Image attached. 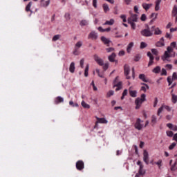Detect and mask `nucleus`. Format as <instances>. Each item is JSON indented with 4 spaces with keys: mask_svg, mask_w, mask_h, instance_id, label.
I'll return each instance as SVG.
<instances>
[{
    "mask_svg": "<svg viewBox=\"0 0 177 177\" xmlns=\"http://www.w3.org/2000/svg\"><path fill=\"white\" fill-rule=\"evenodd\" d=\"M82 107H84V109H91V106L89 104H86V102H85V101L82 102Z\"/></svg>",
    "mask_w": 177,
    "mask_h": 177,
    "instance_id": "obj_37",
    "label": "nucleus"
},
{
    "mask_svg": "<svg viewBox=\"0 0 177 177\" xmlns=\"http://www.w3.org/2000/svg\"><path fill=\"white\" fill-rule=\"evenodd\" d=\"M107 68H109V63L104 64V65H103L104 71H106V70H107Z\"/></svg>",
    "mask_w": 177,
    "mask_h": 177,
    "instance_id": "obj_52",
    "label": "nucleus"
},
{
    "mask_svg": "<svg viewBox=\"0 0 177 177\" xmlns=\"http://www.w3.org/2000/svg\"><path fill=\"white\" fill-rule=\"evenodd\" d=\"M60 39V35H56L53 37V41H55Z\"/></svg>",
    "mask_w": 177,
    "mask_h": 177,
    "instance_id": "obj_45",
    "label": "nucleus"
},
{
    "mask_svg": "<svg viewBox=\"0 0 177 177\" xmlns=\"http://www.w3.org/2000/svg\"><path fill=\"white\" fill-rule=\"evenodd\" d=\"M69 71L71 73H74V71H75V64L74 62H71L69 67Z\"/></svg>",
    "mask_w": 177,
    "mask_h": 177,
    "instance_id": "obj_27",
    "label": "nucleus"
},
{
    "mask_svg": "<svg viewBox=\"0 0 177 177\" xmlns=\"http://www.w3.org/2000/svg\"><path fill=\"white\" fill-rule=\"evenodd\" d=\"M165 44L164 43V37H162L159 41H157L156 44V46L157 48H161V46H165Z\"/></svg>",
    "mask_w": 177,
    "mask_h": 177,
    "instance_id": "obj_19",
    "label": "nucleus"
},
{
    "mask_svg": "<svg viewBox=\"0 0 177 177\" xmlns=\"http://www.w3.org/2000/svg\"><path fill=\"white\" fill-rule=\"evenodd\" d=\"M157 103H158V98L155 97V101L153 102V107H157Z\"/></svg>",
    "mask_w": 177,
    "mask_h": 177,
    "instance_id": "obj_57",
    "label": "nucleus"
},
{
    "mask_svg": "<svg viewBox=\"0 0 177 177\" xmlns=\"http://www.w3.org/2000/svg\"><path fill=\"white\" fill-rule=\"evenodd\" d=\"M89 71V65H86L84 70V76L88 77V72Z\"/></svg>",
    "mask_w": 177,
    "mask_h": 177,
    "instance_id": "obj_41",
    "label": "nucleus"
},
{
    "mask_svg": "<svg viewBox=\"0 0 177 177\" xmlns=\"http://www.w3.org/2000/svg\"><path fill=\"white\" fill-rule=\"evenodd\" d=\"M124 73L127 80H131V76H129V73H131V68L128 64H125L124 66Z\"/></svg>",
    "mask_w": 177,
    "mask_h": 177,
    "instance_id": "obj_6",
    "label": "nucleus"
},
{
    "mask_svg": "<svg viewBox=\"0 0 177 177\" xmlns=\"http://www.w3.org/2000/svg\"><path fill=\"white\" fill-rule=\"evenodd\" d=\"M65 19H66V20H70V19H71L70 13H66L65 14Z\"/></svg>",
    "mask_w": 177,
    "mask_h": 177,
    "instance_id": "obj_61",
    "label": "nucleus"
},
{
    "mask_svg": "<svg viewBox=\"0 0 177 177\" xmlns=\"http://www.w3.org/2000/svg\"><path fill=\"white\" fill-rule=\"evenodd\" d=\"M115 21L113 19H111L109 21H106L104 24V26H113L114 24Z\"/></svg>",
    "mask_w": 177,
    "mask_h": 177,
    "instance_id": "obj_29",
    "label": "nucleus"
},
{
    "mask_svg": "<svg viewBox=\"0 0 177 177\" xmlns=\"http://www.w3.org/2000/svg\"><path fill=\"white\" fill-rule=\"evenodd\" d=\"M93 6L95 9L97 8V0H93Z\"/></svg>",
    "mask_w": 177,
    "mask_h": 177,
    "instance_id": "obj_50",
    "label": "nucleus"
},
{
    "mask_svg": "<svg viewBox=\"0 0 177 177\" xmlns=\"http://www.w3.org/2000/svg\"><path fill=\"white\" fill-rule=\"evenodd\" d=\"M128 23H136L138 22V15L131 14L130 17L127 19Z\"/></svg>",
    "mask_w": 177,
    "mask_h": 177,
    "instance_id": "obj_8",
    "label": "nucleus"
},
{
    "mask_svg": "<svg viewBox=\"0 0 177 177\" xmlns=\"http://www.w3.org/2000/svg\"><path fill=\"white\" fill-rule=\"evenodd\" d=\"M171 102L175 104L177 102V95L175 94H171Z\"/></svg>",
    "mask_w": 177,
    "mask_h": 177,
    "instance_id": "obj_35",
    "label": "nucleus"
},
{
    "mask_svg": "<svg viewBox=\"0 0 177 177\" xmlns=\"http://www.w3.org/2000/svg\"><path fill=\"white\" fill-rule=\"evenodd\" d=\"M162 0H156L155 1V10L157 12L160 10V3H161Z\"/></svg>",
    "mask_w": 177,
    "mask_h": 177,
    "instance_id": "obj_26",
    "label": "nucleus"
},
{
    "mask_svg": "<svg viewBox=\"0 0 177 177\" xmlns=\"http://www.w3.org/2000/svg\"><path fill=\"white\" fill-rule=\"evenodd\" d=\"M154 57L153 55H151L149 57V62L148 64V67H150V66H153V64L154 63Z\"/></svg>",
    "mask_w": 177,
    "mask_h": 177,
    "instance_id": "obj_32",
    "label": "nucleus"
},
{
    "mask_svg": "<svg viewBox=\"0 0 177 177\" xmlns=\"http://www.w3.org/2000/svg\"><path fill=\"white\" fill-rule=\"evenodd\" d=\"M176 146V143L173 142L169 147V150H174V148Z\"/></svg>",
    "mask_w": 177,
    "mask_h": 177,
    "instance_id": "obj_49",
    "label": "nucleus"
},
{
    "mask_svg": "<svg viewBox=\"0 0 177 177\" xmlns=\"http://www.w3.org/2000/svg\"><path fill=\"white\" fill-rule=\"evenodd\" d=\"M127 95H128V90L124 89L123 93H122V95L121 97V100H124V97H125V96H127Z\"/></svg>",
    "mask_w": 177,
    "mask_h": 177,
    "instance_id": "obj_40",
    "label": "nucleus"
},
{
    "mask_svg": "<svg viewBox=\"0 0 177 177\" xmlns=\"http://www.w3.org/2000/svg\"><path fill=\"white\" fill-rule=\"evenodd\" d=\"M164 109L167 110V111H171V109L169 107V106L165 105V104H162V106L158 109L157 114L158 115H160L161 113L164 111Z\"/></svg>",
    "mask_w": 177,
    "mask_h": 177,
    "instance_id": "obj_7",
    "label": "nucleus"
},
{
    "mask_svg": "<svg viewBox=\"0 0 177 177\" xmlns=\"http://www.w3.org/2000/svg\"><path fill=\"white\" fill-rule=\"evenodd\" d=\"M143 161L147 164V165H149V152H147V150H144L143 152Z\"/></svg>",
    "mask_w": 177,
    "mask_h": 177,
    "instance_id": "obj_11",
    "label": "nucleus"
},
{
    "mask_svg": "<svg viewBox=\"0 0 177 177\" xmlns=\"http://www.w3.org/2000/svg\"><path fill=\"white\" fill-rule=\"evenodd\" d=\"M174 127V124L172 123H168L167 124V127L169 128V129H172V127Z\"/></svg>",
    "mask_w": 177,
    "mask_h": 177,
    "instance_id": "obj_59",
    "label": "nucleus"
},
{
    "mask_svg": "<svg viewBox=\"0 0 177 177\" xmlns=\"http://www.w3.org/2000/svg\"><path fill=\"white\" fill-rule=\"evenodd\" d=\"M120 17L122 19L123 23H127V16L122 15L120 16Z\"/></svg>",
    "mask_w": 177,
    "mask_h": 177,
    "instance_id": "obj_56",
    "label": "nucleus"
},
{
    "mask_svg": "<svg viewBox=\"0 0 177 177\" xmlns=\"http://www.w3.org/2000/svg\"><path fill=\"white\" fill-rule=\"evenodd\" d=\"M91 85L93 86V91H97V87H96V86H95V82L93 81H92Z\"/></svg>",
    "mask_w": 177,
    "mask_h": 177,
    "instance_id": "obj_58",
    "label": "nucleus"
},
{
    "mask_svg": "<svg viewBox=\"0 0 177 177\" xmlns=\"http://www.w3.org/2000/svg\"><path fill=\"white\" fill-rule=\"evenodd\" d=\"M160 75H167V70H165V68H162Z\"/></svg>",
    "mask_w": 177,
    "mask_h": 177,
    "instance_id": "obj_54",
    "label": "nucleus"
},
{
    "mask_svg": "<svg viewBox=\"0 0 177 177\" xmlns=\"http://www.w3.org/2000/svg\"><path fill=\"white\" fill-rule=\"evenodd\" d=\"M96 119H97V122L98 123V124H107V122H108V121H107V120H106V118H96Z\"/></svg>",
    "mask_w": 177,
    "mask_h": 177,
    "instance_id": "obj_21",
    "label": "nucleus"
},
{
    "mask_svg": "<svg viewBox=\"0 0 177 177\" xmlns=\"http://www.w3.org/2000/svg\"><path fill=\"white\" fill-rule=\"evenodd\" d=\"M153 30H154V27H151V28L148 27L145 29L142 30L140 31V34L141 35H142V37H153Z\"/></svg>",
    "mask_w": 177,
    "mask_h": 177,
    "instance_id": "obj_1",
    "label": "nucleus"
},
{
    "mask_svg": "<svg viewBox=\"0 0 177 177\" xmlns=\"http://www.w3.org/2000/svg\"><path fill=\"white\" fill-rule=\"evenodd\" d=\"M172 131H177V126L176 125H173L171 128Z\"/></svg>",
    "mask_w": 177,
    "mask_h": 177,
    "instance_id": "obj_64",
    "label": "nucleus"
},
{
    "mask_svg": "<svg viewBox=\"0 0 177 177\" xmlns=\"http://www.w3.org/2000/svg\"><path fill=\"white\" fill-rule=\"evenodd\" d=\"M152 27H153V32H154L155 35H161L162 34V31L160 30V28H156V26Z\"/></svg>",
    "mask_w": 177,
    "mask_h": 177,
    "instance_id": "obj_18",
    "label": "nucleus"
},
{
    "mask_svg": "<svg viewBox=\"0 0 177 177\" xmlns=\"http://www.w3.org/2000/svg\"><path fill=\"white\" fill-rule=\"evenodd\" d=\"M176 167V162L173 165H171V171H175V167Z\"/></svg>",
    "mask_w": 177,
    "mask_h": 177,
    "instance_id": "obj_62",
    "label": "nucleus"
},
{
    "mask_svg": "<svg viewBox=\"0 0 177 177\" xmlns=\"http://www.w3.org/2000/svg\"><path fill=\"white\" fill-rule=\"evenodd\" d=\"M64 102V99L60 96H58L55 100V104H59V103H63Z\"/></svg>",
    "mask_w": 177,
    "mask_h": 177,
    "instance_id": "obj_23",
    "label": "nucleus"
},
{
    "mask_svg": "<svg viewBox=\"0 0 177 177\" xmlns=\"http://www.w3.org/2000/svg\"><path fill=\"white\" fill-rule=\"evenodd\" d=\"M117 55H115V53H113L111 55H109L108 57V59L109 60V62H111V63H115L117 64V63H118V60H115V57Z\"/></svg>",
    "mask_w": 177,
    "mask_h": 177,
    "instance_id": "obj_13",
    "label": "nucleus"
},
{
    "mask_svg": "<svg viewBox=\"0 0 177 177\" xmlns=\"http://www.w3.org/2000/svg\"><path fill=\"white\" fill-rule=\"evenodd\" d=\"M101 41L106 45V46H110V44H111V40L107 39L106 37H101Z\"/></svg>",
    "mask_w": 177,
    "mask_h": 177,
    "instance_id": "obj_14",
    "label": "nucleus"
},
{
    "mask_svg": "<svg viewBox=\"0 0 177 177\" xmlns=\"http://www.w3.org/2000/svg\"><path fill=\"white\" fill-rule=\"evenodd\" d=\"M153 73H154L155 74H158V73H160V71H161V67L160 66H156V68H154L153 69Z\"/></svg>",
    "mask_w": 177,
    "mask_h": 177,
    "instance_id": "obj_34",
    "label": "nucleus"
},
{
    "mask_svg": "<svg viewBox=\"0 0 177 177\" xmlns=\"http://www.w3.org/2000/svg\"><path fill=\"white\" fill-rule=\"evenodd\" d=\"M81 46H82V41H77L75 45V49H80V48H81Z\"/></svg>",
    "mask_w": 177,
    "mask_h": 177,
    "instance_id": "obj_33",
    "label": "nucleus"
},
{
    "mask_svg": "<svg viewBox=\"0 0 177 177\" xmlns=\"http://www.w3.org/2000/svg\"><path fill=\"white\" fill-rule=\"evenodd\" d=\"M80 26L84 27V26H88V21L84 19L80 21Z\"/></svg>",
    "mask_w": 177,
    "mask_h": 177,
    "instance_id": "obj_39",
    "label": "nucleus"
},
{
    "mask_svg": "<svg viewBox=\"0 0 177 177\" xmlns=\"http://www.w3.org/2000/svg\"><path fill=\"white\" fill-rule=\"evenodd\" d=\"M32 5V2H29L28 4L26 7V12H31V6Z\"/></svg>",
    "mask_w": 177,
    "mask_h": 177,
    "instance_id": "obj_36",
    "label": "nucleus"
},
{
    "mask_svg": "<svg viewBox=\"0 0 177 177\" xmlns=\"http://www.w3.org/2000/svg\"><path fill=\"white\" fill-rule=\"evenodd\" d=\"M106 50L108 53H110L111 52H114V50H115V49L113 47H111V48H106Z\"/></svg>",
    "mask_w": 177,
    "mask_h": 177,
    "instance_id": "obj_44",
    "label": "nucleus"
},
{
    "mask_svg": "<svg viewBox=\"0 0 177 177\" xmlns=\"http://www.w3.org/2000/svg\"><path fill=\"white\" fill-rule=\"evenodd\" d=\"M162 162V160H159L158 162H156L155 164H156V165H158L159 168L160 167H161V164Z\"/></svg>",
    "mask_w": 177,
    "mask_h": 177,
    "instance_id": "obj_60",
    "label": "nucleus"
},
{
    "mask_svg": "<svg viewBox=\"0 0 177 177\" xmlns=\"http://www.w3.org/2000/svg\"><path fill=\"white\" fill-rule=\"evenodd\" d=\"M143 102H146V95L145 94H142L141 97H138L135 100V104L136 106V110H138V109H140V106H142V103Z\"/></svg>",
    "mask_w": 177,
    "mask_h": 177,
    "instance_id": "obj_2",
    "label": "nucleus"
},
{
    "mask_svg": "<svg viewBox=\"0 0 177 177\" xmlns=\"http://www.w3.org/2000/svg\"><path fill=\"white\" fill-rule=\"evenodd\" d=\"M102 8L104 13H107V12H110V8H109V5H107V3H104L102 5Z\"/></svg>",
    "mask_w": 177,
    "mask_h": 177,
    "instance_id": "obj_28",
    "label": "nucleus"
},
{
    "mask_svg": "<svg viewBox=\"0 0 177 177\" xmlns=\"http://www.w3.org/2000/svg\"><path fill=\"white\" fill-rule=\"evenodd\" d=\"M76 168L78 171H82L84 168V161L79 160L76 162Z\"/></svg>",
    "mask_w": 177,
    "mask_h": 177,
    "instance_id": "obj_12",
    "label": "nucleus"
},
{
    "mask_svg": "<svg viewBox=\"0 0 177 177\" xmlns=\"http://www.w3.org/2000/svg\"><path fill=\"white\" fill-rule=\"evenodd\" d=\"M118 80V76H117L115 79V80L113 81V88H115V86L117 87L115 91H120V89H122V82H118L117 83V81Z\"/></svg>",
    "mask_w": 177,
    "mask_h": 177,
    "instance_id": "obj_5",
    "label": "nucleus"
},
{
    "mask_svg": "<svg viewBox=\"0 0 177 177\" xmlns=\"http://www.w3.org/2000/svg\"><path fill=\"white\" fill-rule=\"evenodd\" d=\"M177 80V74L176 72L173 73L172 77L171 76H169L167 77V82L169 84V86L172 84V82Z\"/></svg>",
    "mask_w": 177,
    "mask_h": 177,
    "instance_id": "obj_9",
    "label": "nucleus"
},
{
    "mask_svg": "<svg viewBox=\"0 0 177 177\" xmlns=\"http://www.w3.org/2000/svg\"><path fill=\"white\" fill-rule=\"evenodd\" d=\"M139 78L141 80V81H143V82H149V79L146 77V75L145 74H140Z\"/></svg>",
    "mask_w": 177,
    "mask_h": 177,
    "instance_id": "obj_25",
    "label": "nucleus"
},
{
    "mask_svg": "<svg viewBox=\"0 0 177 177\" xmlns=\"http://www.w3.org/2000/svg\"><path fill=\"white\" fill-rule=\"evenodd\" d=\"M49 3H50V1H45V0H41V6H42L43 8H46L47 6H49Z\"/></svg>",
    "mask_w": 177,
    "mask_h": 177,
    "instance_id": "obj_22",
    "label": "nucleus"
},
{
    "mask_svg": "<svg viewBox=\"0 0 177 177\" xmlns=\"http://www.w3.org/2000/svg\"><path fill=\"white\" fill-rule=\"evenodd\" d=\"M138 173H140L142 176L145 175L146 174V171L143 169H139Z\"/></svg>",
    "mask_w": 177,
    "mask_h": 177,
    "instance_id": "obj_51",
    "label": "nucleus"
},
{
    "mask_svg": "<svg viewBox=\"0 0 177 177\" xmlns=\"http://www.w3.org/2000/svg\"><path fill=\"white\" fill-rule=\"evenodd\" d=\"M142 122L143 120H142L140 118H138L134 124L136 129H138V131H141V129H143V124H142Z\"/></svg>",
    "mask_w": 177,
    "mask_h": 177,
    "instance_id": "obj_4",
    "label": "nucleus"
},
{
    "mask_svg": "<svg viewBox=\"0 0 177 177\" xmlns=\"http://www.w3.org/2000/svg\"><path fill=\"white\" fill-rule=\"evenodd\" d=\"M142 6L145 10L147 11L151 6H153V3H142Z\"/></svg>",
    "mask_w": 177,
    "mask_h": 177,
    "instance_id": "obj_20",
    "label": "nucleus"
},
{
    "mask_svg": "<svg viewBox=\"0 0 177 177\" xmlns=\"http://www.w3.org/2000/svg\"><path fill=\"white\" fill-rule=\"evenodd\" d=\"M85 60L84 59H82L80 62V67H82V68H84V63Z\"/></svg>",
    "mask_w": 177,
    "mask_h": 177,
    "instance_id": "obj_55",
    "label": "nucleus"
},
{
    "mask_svg": "<svg viewBox=\"0 0 177 177\" xmlns=\"http://www.w3.org/2000/svg\"><path fill=\"white\" fill-rule=\"evenodd\" d=\"M141 85H144L141 86V88H140V91H142L143 92H146L147 89H150V86H149V85H147L145 83H142Z\"/></svg>",
    "mask_w": 177,
    "mask_h": 177,
    "instance_id": "obj_24",
    "label": "nucleus"
},
{
    "mask_svg": "<svg viewBox=\"0 0 177 177\" xmlns=\"http://www.w3.org/2000/svg\"><path fill=\"white\" fill-rule=\"evenodd\" d=\"M88 39H97V33H96L95 31H92L88 34Z\"/></svg>",
    "mask_w": 177,
    "mask_h": 177,
    "instance_id": "obj_15",
    "label": "nucleus"
},
{
    "mask_svg": "<svg viewBox=\"0 0 177 177\" xmlns=\"http://www.w3.org/2000/svg\"><path fill=\"white\" fill-rule=\"evenodd\" d=\"M151 50L153 55H155V56H158V50H157V49L152 48Z\"/></svg>",
    "mask_w": 177,
    "mask_h": 177,
    "instance_id": "obj_43",
    "label": "nucleus"
},
{
    "mask_svg": "<svg viewBox=\"0 0 177 177\" xmlns=\"http://www.w3.org/2000/svg\"><path fill=\"white\" fill-rule=\"evenodd\" d=\"M147 44L143 41L140 43V49H145V48H147Z\"/></svg>",
    "mask_w": 177,
    "mask_h": 177,
    "instance_id": "obj_42",
    "label": "nucleus"
},
{
    "mask_svg": "<svg viewBox=\"0 0 177 177\" xmlns=\"http://www.w3.org/2000/svg\"><path fill=\"white\" fill-rule=\"evenodd\" d=\"M172 17H176V23H177V6L175 5L171 11Z\"/></svg>",
    "mask_w": 177,
    "mask_h": 177,
    "instance_id": "obj_16",
    "label": "nucleus"
},
{
    "mask_svg": "<svg viewBox=\"0 0 177 177\" xmlns=\"http://www.w3.org/2000/svg\"><path fill=\"white\" fill-rule=\"evenodd\" d=\"M95 71L98 74V77H100V78H104V75L103 74V73H100V71L99 69H96Z\"/></svg>",
    "mask_w": 177,
    "mask_h": 177,
    "instance_id": "obj_38",
    "label": "nucleus"
},
{
    "mask_svg": "<svg viewBox=\"0 0 177 177\" xmlns=\"http://www.w3.org/2000/svg\"><path fill=\"white\" fill-rule=\"evenodd\" d=\"M133 48V42H130L127 48V53H131V50Z\"/></svg>",
    "mask_w": 177,
    "mask_h": 177,
    "instance_id": "obj_30",
    "label": "nucleus"
},
{
    "mask_svg": "<svg viewBox=\"0 0 177 177\" xmlns=\"http://www.w3.org/2000/svg\"><path fill=\"white\" fill-rule=\"evenodd\" d=\"M113 95H114V91H110L109 92L107 93V97H110V96H113Z\"/></svg>",
    "mask_w": 177,
    "mask_h": 177,
    "instance_id": "obj_53",
    "label": "nucleus"
},
{
    "mask_svg": "<svg viewBox=\"0 0 177 177\" xmlns=\"http://www.w3.org/2000/svg\"><path fill=\"white\" fill-rule=\"evenodd\" d=\"M129 92L131 97H136V96H138V91L132 90V87L129 88Z\"/></svg>",
    "mask_w": 177,
    "mask_h": 177,
    "instance_id": "obj_17",
    "label": "nucleus"
},
{
    "mask_svg": "<svg viewBox=\"0 0 177 177\" xmlns=\"http://www.w3.org/2000/svg\"><path fill=\"white\" fill-rule=\"evenodd\" d=\"M93 59L99 66H104V62L102 59V58H100L97 55H94Z\"/></svg>",
    "mask_w": 177,
    "mask_h": 177,
    "instance_id": "obj_10",
    "label": "nucleus"
},
{
    "mask_svg": "<svg viewBox=\"0 0 177 177\" xmlns=\"http://www.w3.org/2000/svg\"><path fill=\"white\" fill-rule=\"evenodd\" d=\"M152 125H156L157 124V116L155 115H153L151 116V121Z\"/></svg>",
    "mask_w": 177,
    "mask_h": 177,
    "instance_id": "obj_31",
    "label": "nucleus"
},
{
    "mask_svg": "<svg viewBox=\"0 0 177 177\" xmlns=\"http://www.w3.org/2000/svg\"><path fill=\"white\" fill-rule=\"evenodd\" d=\"M146 19H147V17H146V14H142L141 15L140 20L142 21H146Z\"/></svg>",
    "mask_w": 177,
    "mask_h": 177,
    "instance_id": "obj_47",
    "label": "nucleus"
},
{
    "mask_svg": "<svg viewBox=\"0 0 177 177\" xmlns=\"http://www.w3.org/2000/svg\"><path fill=\"white\" fill-rule=\"evenodd\" d=\"M129 24H131V28H133V30H136V24L133 22H128Z\"/></svg>",
    "mask_w": 177,
    "mask_h": 177,
    "instance_id": "obj_48",
    "label": "nucleus"
},
{
    "mask_svg": "<svg viewBox=\"0 0 177 177\" xmlns=\"http://www.w3.org/2000/svg\"><path fill=\"white\" fill-rule=\"evenodd\" d=\"M166 133L167 136L169 138H172V136H174V132H172L171 131H167Z\"/></svg>",
    "mask_w": 177,
    "mask_h": 177,
    "instance_id": "obj_46",
    "label": "nucleus"
},
{
    "mask_svg": "<svg viewBox=\"0 0 177 177\" xmlns=\"http://www.w3.org/2000/svg\"><path fill=\"white\" fill-rule=\"evenodd\" d=\"M173 50L174 49H172L171 46H168L167 51L165 52L164 55L162 57V60H163V62H165L166 60L168 61V58L171 57V55H169V53Z\"/></svg>",
    "mask_w": 177,
    "mask_h": 177,
    "instance_id": "obj_3",
    "label": "nucleus"
},
{
    "mask_svg": "<svg viewBox=\"0 0 177 177\" xmlns=\"http://www.w3.org/2000/svg\"><path fill=\"white\" fill-rule=\"evenodd\" d=\"M118 55H119L120 56H124V55H125V51H124V50H120V51L119 52Z\"/></svg>",
    "mask_w": 177,
    "mask_h": 177,
    "instance_id": "obj_63",
    "label": "nucleus"
}]
</instances>
